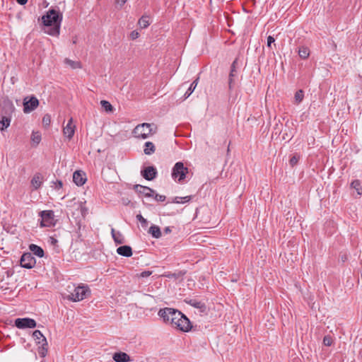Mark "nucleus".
Here are the masks:
<instances>
[{
  "instance_id": "nucleus-1",
  "label": "nucleus",
  "mask_w": 362,
  "mask_h": 362,
  "mask_svg": "<svg viewBox=\"0 0 362 362\" xmlns=\"http://www.w3.org/2000/svg\"><path fill=\"white\" fill-rule=\"evenodd\" d=\"M44 25L50 27L46 31L50 35L57 36L59 35L60 26L62 21V16L56 10H49L42 18Z\"/></svg>"
},
{
  "instance_id": "nucleus-2",
  "label": "nucleus",
  "mask_w": 362,
  "mask_h": 362,
  "mask_svg": "<svg viewBox=\"0 0 362 362\" xmlns=\"http://www.w3.org/2000/svg\"><path fill=\"white\" fill-rule=\"evenodd\" d=\"M173 312L175 317L171 326L184 332H189L192 328L189 320L180 310Z\"/></svg>"
},
{
  "instance_id": "nucleus-3",
  "label": "nucleus",
  "mask_w": 362,
  "mask_h": 362,
  "mask_svg": "<svg viewBox=\"0 0 362 362\" xmlns=\"http://www.w3.org/2000/svg\"><path fill=\"white\" fill-rule=\"evenodd\" d=\"M90 295V290L87 285L81 284L74 288V291L69 295V299L77 302L83 300Z\"/></svg>"
},
{
  "instance_id": "nucleus-4",
  "label": "nucleus",
  "mask_w": 362,
  "mask_h": 362,
  "mask_svg": "<svg viewBox=\"0 0 362 362\" xmlns=\"http://www.w3.org/2000/svg\"><path fill=\"white\" fill-rule=\"evenodd\" d=\"M188 173V168L185 167L182 162H177L175 164L172 169V177L181 182L185 179L186 175Z\"/></svg>"
},
{
  "instance_id": "nucleus-5",
  "label": "nucleus",
  "mask_w": 362,
  "mask_h": 362,
  "mask_svg": "<svg viewBox=\"0 0 362 362\" xmlns=\"http://www.w3.org/2000/svg\"><path fill=\"white\" fill-rule=\"evenodd\" d=\"M133 134L136 138L145 139L152 134L151 125L148 123L139 124L134 128Z\"/></svg>"
},
{
  "instance_id": "nucleus-6",
  "label": "nucleus",
  "mask_w": 362,
  "mask_h": 362,
  "mask_svg": "<svg viewBox=\"0 0 362 362\" xmlns=\"http://www.w3.org/2000/svg\"><path fill=\"white\" fill-rule=\"evenodd\" d=\"M40 224L41 227H52L54 226V215L52 210L40 212Z\"/></svg>"
},
{
  "instance_id": "nucleus-7",
  "label": "nucleus",
  "mask_w": 362,
  "mask_h": 362,
  "mask_svg": "<svg viewBox=\"0 0 362 362\" xmlns=\"http://www.w3.org/2000/svg\"><path fill=\"white\" fill-rule=\"evenodd\" d=\"M172 311H178V310L172 308H160L158 312V315L162 318L165 323L171 325L172 322H174L175 317L174 313Z\"/></svg>"
},
{
  "instance_id": "nucleus-8",
  "label": "nucleus",
  "mask_w": 362,
  "mask_h": 362,
  "mask_svg": "<svg viewBox=\"0 0 362 362\" xmlns=\"http://www.w3.org/2000/svg\"><path fill=\"white\" fill-rule=\"evenodd\" d=\"M39 105V100L35 96H31L30 98L26 97L23 100V112L30 113L35 110Z\"/></svg>"
},
{
  "instance_id": "nucleus-9",
  "label": "nucleus",
  "mask_w": 362,
  "mask_h": 362,
  "mask_svg": "<svg viewBox=\"0 0 362 362\" xmlns=\"http://www.w3.org/2000/svg\"><path fill=\"white\" fill-rule=\"evenodd\" d=\"M21 266L23 268L31 269L36 264L35 258L30 252L24 253L20 260Z\"/></svg>"
},
{
  "instance_id": "nucleus-10",
  "label": "nucleus",
  "mask_w": 362,
  "mask_h": 362,
  "mask_svg": "<svg viewBox=\"0 0 362 362\" xmlns=\"http://www.w3.org/2000/svg\"><path fill=\"white\" fill-rule=\"evenodd\" d=\"M15 325L18 329L34 328L36 327V322L31 318H17L15 320Z\"/></svg>"
},
{
  "instance_id": "nucleus-11",
  "label": "nucleus",
  "mask_w": 362,
  "mask_h": 362,
  "mask_svg": "<svg viewBox=\"0 0 362 362\" xmlns=\"http://www.w3.org/2000/svg\"><path fill=\"white\" fill-rule=\"evenodd\" d=\"M76 127L73 124V118L71 117L66 124V125L63 129V134L65 136H66L69 140L71 139L75 133Z\"/></svg>"
},
{
  "instance_id": "nucleus-12",
  "label": "nucleus",
  "mask_w": 362,
  "mask_h": 362,
  "mask_svg": "<svg viewBox=\"0 0 362 362\" xmlns=\"http://www.w3.org/2000/svg\"><path fill=\"white\" fill-rule=\"evenodd\" d=\"M141 175L146 180H153L157 175V170L153 166H148L141 171Z\"/></svg>"
},
{
  "instance_id": "nucleus-13",
  "label": "nucleus",
  "mask_w": 362,
  "mask_h": 362,
  "mask_svg": "<svg viewBox=\"0 0 362 362\" xmlns=\"http://www.w3.org/2000/svg\"><path fill=\"white\" fill-rule=\"evenodd\" d=\"M134 189L139 194L144 195L146 197H153L155 191L148 187H145L141 185H136Z\"/></svg>"
},
{
  "instance_id": "nucleus-14",
  "label": "nucleus",
  "mask_w": 362,
  "mask_h": 362,
  "mask_svg": "<svg viewBox=\"0 0 362 362\" xmlns=\"http://www.w3.org/2000/svg\"><path fill=\"white\" fill-rule=\"evenodd\" d=\"M236 64H237V59H235L233 62L231 64L230 67V71L228 76V88L229 90H232L233 88L234 84H235V78L236 77Z\"/></svg>"
},
{
  "instance_id": "nucleus-15",
  "label": "nucleus",
  "mask_w": 362,
  "mask_h": 362,
  "mask_svg": "<svg viewBox=\"0 0 362 362\" xmlns=\"http://www.w3.org/2000/svg\"><path fill=\"white\" fill-rule=\"evenodd\" d=\"M73 180L76 185L82 186L86 182V178L82 172L77 170L73 174Z\"/></svg>"
},
{
  "instance_id": "nucleus-16",
  "label": "nucleus",
  "mask_w": 362,
  "mask_h": 362,
  "mask_svg": "<svg viewBox=\"0 0 362 362\" xmlns=\"http://www.w3.org/2000/svg\"><path fill=\"white\" fill-rule=\"evenodd\" d=\"M112 358L115 362H129L132 361L130 356L124 352H116Z\"/></svg>"
},
{
  "instance_id": "nucleus-17",
  "label": "nucleus",
  "mask_w": 362,
  "mask_h": 362,
  "mask_svg": "<svg viewBox=\"0 0 362 362\" xmlns=\"http://www.w3.org/2000/svg\"><path fill=\"white\" fill-rule=\"evenodd\" d=\"M117 253L121 256L129 257L132 255V250L129 245H123L117 249Z\"/></svg>"
},
{
  "instance_id": "nucleus-18",
  "label": "nucleus",
  "mask_w": 362,
  "mask_h": 362,
  "mask_svg": "<svg viewBox=\"0 0 362 362\" xmlns=\"http://www.w3.org/2000/svg\"><path fill=\"white\" fill-rule=\"evenodd\" d=\"M187 303L192 307L199 309L201 313H205L206 311V306L205 303L202 301H199L196 299H191Z\"/></svg>"
},
{
  "instance_id": "nucleus-19",
  "label": "nucleus",
  "mask_w": 362,
  "mask_h": 362,
  "mask_svg": "<svg viewBox=\"0 0 362 362\" xmlns=\"http://www.w3.org/2000/svg\"><path fill=\"white\" fill-rule=\"evenodd\" d=\"M42 183V177L40 173L34 175L31 180V185L35 189H37L40 187Z\"/></svg>"
},
{
  "instance_id": "nucleus-20",
  "label": "nucleus",
  "mask_w": 362,
  "mask_h": 362,
  "mask_svg": "<svg viewBox=\"0 0 362 362\" xmlns=\"http://www.w3.org/2000/svg\"><path fill=\"white\" fill-rule=\"evenodd\" d=\"M112 237L117 244H122L124 242L123 235L119 231H115L114 228L111 229Z\"/></svg>"
},
{
  "instance_id": "nucleus-21",
  "label": "nucleus",
  "mask_w": 362,
  "mask_h": 362,
  "mask_svg": "<svg viewBox=\"0 0 362 362\" xmlns=\"http://www.w3.org/2000/svg\"><path fill=\"white\" fill-rule=\"evenodd\" d=\"M30 250L36 256L42 257L45 255L42 248L37 245L30 244L29 246Z\"/></svg>"
},
{
  "instance_id": "nucleus-22",
  "label": "nucleus",
  "mask_w": 362,
  "mask_h": 362,
  "mask_svg": "<svg viewBox=\"0 0 362 362\" xmlns=\"http://www.w3.org/2000/svg\"><path fill=\"white\" fill-rule=\"evenodd\" d=\"M33 337L37 344H42V343L47 342L45 337H44L40 330H35L33 333Z\"/></svg>"
},
{
  "instance_id": "nucleus-23",
  "label": "nucleus",
  "mask_w": 362,
  "mask_h": 362,
  "mask_svg": "<svg viewBox=\"0 0 362 362\" xmlns=\"http://www.w3.org/2000/svg\"><path fill=\"white\" fill-rule=\"evenodd\" d=\"M148 233L155 238H159L162 235L160 228L155 225L150 227Z\"/></svg>"
},
{
  "instance_id": "nucleus-24",
  "label": "nucleus",
  "mask_w": 362,
  "mask_h": 362,
  "mask_svg": "<svg viewBox=\"0 0 362 362\" xmlns=\"http://www.w3.org/2000/svg\"><path fill=\"white\" fill-rule=\"evenodd\" d=\"M144 146V152L146 155H151L156 151L154 144L151 141H146Z\"/></svg>"
},
{
  "instance_id": "nucleus-25",
  "label": "nucleus",
  "mask_w": 362,
  "mask_h": 362,
  "mask_svg": "<svg viewBox=\"0 0 362 362\" xmlns=\"http://www.w3.org/2000/svg\"><path fill=\"white\" fill-rule=\"evenodd\" d=\"M64 62L66 64H67L68 66H69L71 68H72L74 69L81 68V62L78 61H73L71 59L66 58L64 59Z\"/></svg>"
},
{
  "instance_id": "nucleus-26",
  "label": "nucleus",
  "mask_w": 362,
  "mask_h": 362,
  "mask_svg": "<svg viewBox=\"0 0 362 362\" xmlns=\"http://www.w3.org/2000/svg\"><path fill=\"white\" fill-rule=\"evenodd\" d=\"M198 80H199V78H197V79H195L189 86V87L188 88L187 90L185 92V95H184V97H185V99L187 98L188 97H189V95L193 93V91L194 90L195 88L197 87V83H198Z\"/></svg>"
},
{
  "instance_id": "nucleus-27",
  "label": "nucleus",
  "mask_w": 362,
  "mask_h": 362,
  "mask_svg": "<svg viewBox=\"0 0 362 362\" xmlns=\"http://www.w3.org/2000/svg\"><path fill=\"white\" fill-rule=\"evenodd\" d=\"M298 55L301 59H307L310 55L309 49L306 47H300L298 49Z\"/></svg>"
},
{
  "instance_id": "nucleus-28",
  "label": "nucleus",
  "mask_w": 362,
  "mask_h": 362,
  "mask_svg": "<svg viewBox=\"0 0 362 362\" xmlns=\"http://www.w3.org/2000/svg\"><path fill=\"white\" fill-rule=\"evenodd\" d=\"M351 187L354 188L358 195L362 194V187L358 180H355L351 183Z\"/></svg>"
},
{
  "instance_id": "nucleus-29",
  "label": "nucleus",
  "mask_w": 362,
  "mask_h": 362,
  "mask_svg": "<svg viewBox=\"0 0 362 362\" xmlns=\"http://www.w3.org/2000/svg\"><path fill=\"white\" fill-rule=\"evenodd\" d=\"M31 141L35 146L38 145L41 141V134L33 131L31 134Z\"/></svg>"
},
{
  "instance_id": "nucleus-30",
  "label": "nucleus",
  "mask_w": 362,
  "mask_h": 362,
  "mask_svg": "<svg viewBox=\"0 0 362 362\" xmlns=\"http://www.w3.org/2000/svg\"><path fill=\"white\" fill-rule=\"evenodd\" d=\"M10 122L11 117L2 116L0 120V123L2 124L1 130L6 129L10 125Z\"/></svg>"
},
{
  "instance_id": "nucleus-31",
  "label": "nucleus",
  "mask_w": 362,
  "mask_h": 362,
  "mask_svg": "<svg viewBox=\"0 0 362 362\" xmlns=\"http://www.w3.org/2000/svg\"><path fill=\"white\" fill-rule=\"evenodd\" d=\"M139 25L141 28H146L150 25L149 19L148 16H142L139 20Z\"/></svg>"
},
{
  "instance_id": "nucleus-32",
  "label": "nucleus",
  "mask_w": 362,
  "mask_h": 362,
  "mask_svg": "<svg viewBox=\"0 0 362 362\" xmlns=\"http://www.w3.org/2000/svg\"><path fill=\"white\" fill-rule=\"evenodd\" d=\"M304 98V93L302 90H298L296 92L294 95L295 103L298 104L301 103Z\"/></svg>"
},
{
  "instance_id": "nucleus-33",
  "label": "nucleus",
  "mask_w": 362,
  "mask_h": 362,
  "mask_svg": "<svg viewBox=\"0 0 362 362\" xmlns=\"http://www.w3.org/2000/svg\"><path fill=\"white\" fill-rule=\"evenodd\" d=\"M47 342L46 343H42V346L39 347V349H38V354L39 355L44 358L46 356V355L47 354Z\"/></svg>"
},
{
  "instance_id": "nucleus-34",
  "label": "nucleus",
  "mask_w": 362,
  "mask_h": 362,
  "mask_svg": "<svg viewBox=\"0 0 362 362\" xmlns=\"http://www.w3.org/2000/svg\"><path fill=\"white\" fill-rule=\"evenodd\" d=\"M101 106L107 112H112L113 110L112 105L107 100H101L100 101Z\"/></svg>"
},
{
  "instance_id": "nucleus-35",
  "label": "nucleus",
  "mask_w": 362,
  "mask_h": 362,
  "mask_svg": "<svg viewBox=\"0 0 362 362\" xmlns=\"http://www.w3.org/2000/svg\"><path fill=\"white\" fill-rule=\"evenodd\" d=\"M191 197L190 196H186V197H176L174 199V202L177 204H183L188 202L190 201Z\"/></svg>"
},
{
  "instance_id": "nucleus-36",
  "label": "nucleus",
  "mask_w": 362,
  "mask_h": 362,
  "mask_svg": "<svg viewBox=\"0 0 362 362\" xmlns=\"http://www.w3.org/2000/svg\"><path fill=\"white\" fill-rule=\"evenodd\" d=\"M333 340L331 336L327 335L324 337L323 344L327 346H329L332 344Z\"/></svg>"
},
{
  "instance_id": "nucleus-37",
  "label": "nucleus",
  "mask_w": 362,
  "mask_h": 362,
  "mask_svg": "<svg viewBox=\"0 0 362 362\" xmlns=\"http://www.w3.org/2000/svg\"><path fill=\"white\" fill-rule=\"evenodd\" d=\"M51 123V116L48 114L45 115L42 118V124L45 127H49Z\"/></svg>"
},
{
  "instance_id": "nucleus-38",
  "label": "nucleus",
  "mask_w": 362,
  "mask_h": 362,
  "mask_svg": "<svg viewBox=\"0 0 362 362\" xmlns=\"http://www.w3.org/2000/svg\"><path fill=\"white\" fill-rule=\"evenodd\" d=\"M136 219L141 223L142 227H146L147 226V220L144 218L141 214L136 215Z\"/></svg>"
},
{
  "instance_id": "nucleus-39",
  "label": "nucleus",
  "mask_w": 362,
  "mask_h": 362,
  "mask_svg": "<svg viewBox=\"0 0 362 362\" xmlns=\"http://www.w3.org/2000/svg\"><path fill=\"white\" fill-rule=\"evenodd\" d=\"M154 199L158 202H164L165 200V196L158 194H154Z\"/></svg>"
},
{
  "instance_id": "nucleus-40",
  "label": "nucleus",
  "mask_w": 362,
  "mask_h": 362,
  "mask_svg": "<svg viewBox=\"0 0 362 362\" xmlns=\"http://www.w3.org/2000/svg\"><path fill=\"white\" fill-rule=\"evenodd\" d=\"M298 158L296 157V156H293L289 160V163L291 164V166H294L295 165H296V163H298Z\"/></svg>"
},
{
  "instance_id": "nucleus-41",
  "label": "nucleus",
  "mask_w": 362,
  "mask_h": 362,
  "mask_svg": "<svg viewBox=\"0 0 362 362\" xmlns=\"http://www.w3.org/2000/svg\"><path fill=\"white\" fill-rule=\"evenodd\" d=\"M152 274V272L151 271H144V272H142L140 274H139V276L140 277H142V278H145V277H148L150 275H151Z\"/></svg>"
},
{
  "instance_id": "nucleus-42",
  "label": "nucleus",
  "mask_w": 362,
  "mask_h": 362,
  "mask_svg": "<svg viewBox=\"0 0 362 362\" xmlns=\"http://www.w3.org/2000/svg\"><path fill=\"white\" fill-rule=\"evenodd\" d=\"M274 41H275V40L272 36H271V35L268 36L267 37V47H271L272 44L274 43Z\"/></svg>"
},
{
  "instance_id": "nucleus-43",
  "label": "nucleus",
  "mask_w": 362,
  "mask_h": 362,
  "mask_svg": "<svg viewBox=\"0 0 362 362\" xmlns=\"http://www.w3.org/2000/svg\"><path fill=\"white\" fill-rule=\"evenodd\" d=\"M139 36V33L136 31V30H133L131 33H130V37L132 40H135L136 38H138Z\"/></svg>"
},
{
  "instance_id": "nucleus-44",
  "label": "nucleus",
  "mask_w": 362,
  "mask_h": 362,
  "mask_svg": "<svg viewBox=\"0 0 362 362\" xmlns=\"http://www.w3.org/2000/svg\"><path fill=\"white\" fill-rule=\"evenodd\" d=\"M55 184V189H59L62 187L63 186V183L62 181L60 180H57L56 182L54 183Z\"/></svg>"
},
{
  "instance_id": "nucleus-45",
  "label": "nucleus",
  "mask_w": 362,
  "mask_h": 362,
  "mask_svg": "<svg viewBox=\"0 0 362 362\" xmlns=\"http://www.w3.org/2000/svg\"><path fill=\"white\" fill-rule=\"evenodd\" d=\"M7 106H8V111L11 112H13V110H15L14 105L11 102H8Z\"/></svg>"
},
{
  "instance_id": "nucleus-46",
  "label": "nucleus",
  "mask_w": 362,
  "mask_h": 362,
  "mask_svg": "<svg viewBox=\"0 0 362 362\" xmlns=\"http://www.w3.org/2000/svg\"><path fill=\"white\" fill-rule=\"evenodd\" d=\"M127 0H116L115 1L120 6H122L127 2Z\"/></svg>"
},
{
  "instance_id": "nucleus-47",
  "label": "nucleus",
  "mask_w": 362,
  "mask_h": 362,
  "mask_svg": "<svg viewBox=\"0 0 362 362\" xmlns=\"http://www.w3.org/2000/svg\"><path fill=\"white\" fill-rule=\"evenodd\" d=\"M16 1H17L20 5H25V4L28 2V0H16Z\"/></svg>"
},
{
  "instance_id": "nucleus-48",
  "label": "nucleus",
  "mask_w": 362,
  "mask_h": 362,
  "mask_svg": "<svg viewBox=\"0 0 362 362\" xmlns=\"http://www.w3.org/2000/svg\"><path fill=\"white\" fill-rule=\"evenodd\" d=\"M164 232H165V233H170V232H171V229H170V227H166V228H165V229H164Z\"/></svg>"
},
{
  "instance_id": "nucleus-49",
  "label": "nucleus",
  "mask_w": 362,
  "mask_h": 362,
  "mask_svg": "<svg viewBox=\"0 0 362 362\" xmlns=\"http://www.w3.org/2000/svg\"><path fill=\"white\" fill-rule=\"evenodd\" d=\"M42 362H45V361H42Z\"/></svg>"
}]
</instances>
